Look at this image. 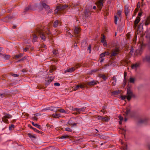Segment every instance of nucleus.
Listing matches in <instances>:
<instances>
[{"label":"nucleus","instance_id":"obj_1","mask_svg":"<svg viewBox=\"0 0 150 150\" xmlns=\"http://www.w3.org/2000/svg\"><path fill=\"white\" fill-rule=\"evenodd\" d=\"M33 42H35L37 41L38 38V35H40L42 40H45L46 39V36L43 32V31L41 29L38 28L35 30L34 33L33 34Z\"/></svg>","mask_w":150,"mask_h":150},{"label":"nucleus","instance_id":"obj_2","mask_svg":"<svg viewBox=\"0 0 150 150\" xmlns=\"http://www.w3.org/2000/svg\"><path fill=\"white\" fill-rule=\"evenodd\" d=\"M150 24V16L147 18L145 21H144L142 23H140L139 25L137 26V30H141L143 29V25L144 24L146 26Z\"/></svg>","mask_w":150,"mask_h":150},{"label":"nucleus","instance_id":"obj_3","mask_svg":"<svg viewBox=\"0 0 150 150\" xmlns=\"http://www.w3.org/2000/svg\"><path fill=\"white\" fill-rule=\"evenodd\" d=\"M68 6L66 5H62L60 4L57 6V9L54 10L55 13H57L58 11L59 13H61L62 11L67 8Z\"/></svg>","mask_w":150,"mask_h":150},{"label":"nucleus","instance_id":"obj_4","mask_svg":"<svg viewBox=\"0 0 150 150\" xmlns=\"http://www.w3.org/2000/svg\"><path fill=\"white\" fill-rule=\"evenodd\" d=\"M145 40H146L147 43H146V46L149 50L150 51V34H148L145 36ZM145 43L144 41L142 42V45H144Z\"/></svg>","mask_w":150,"mask_h":150},{"label":"nucleus","instance_id":"obj_5","mask_svg":"<svg viewBox=\"0 0 150 150\" xmlns=\"http://www.w3.org/2000/svg\"><path fill=\"white\" fill-rule=\"evenodd\" d=\"M54 79V77L51 76H47L46 77L44 83L45 87H47L53 81Z\"/></svg>","mask_w":150,"mask_h":150},{"label":"nucleus","instance_id":"obj_6","mask_svg":"<svg viewBox=\"0 0 150 150\" xmlns=\"http://www.w3.org/2000/svg\"><path fill=\"white\" fill-rule=\"evenodd\" d=\"M133 92L131 90V88L130 86H128L127 89V99L128 101L130 100L132 98V95L133 94Z\"/></svg>","mask_w":150,"mask_h":150},{"label":"nucleus","instance_id":"obj_7","mask_svg":"<svg viewBox=\"0 0 150 150\" xmlns=\"http://www.w3.org/2000/svg\"><path fill=\"white\" fill-rule=\"evenodd\" d=\"M119 51L118 48L115 47V49H112L111 51V56H115L118 54Z\"/></svg>","mask_w":150,"mask_h":150},{"label":"nucleus","instance_id":"obj_8","mask_svg":"<svg viewBox=\"0 0 150 150\" xmlns=\"http://www.w3.org/2000/svg\"><path fill=\"white\" fill-rule=\"evenodd\" d=\"M80 65L79 64H77L76 65L75 67H72L69 68L68 69L66 70L65 71V72H72L74 71L76 69V68H78L79 67H80Z\"/></svg>","mask_w":150,"mask_h":150},{"label":"nucleus","instance_id":"obj_9","mask_svg":"<svg viewBox=\"0 0 150 150\" xmlns=\"http://www.w3.org/2000/svg\"><path fill=\"white\" fill-rule=\"evenodd\" d=\"M144 62L150 63V53L146 54L144 57L142 58Z\"/></svg>","mask_w":150,"mask_h":150},{"label":"nucleus","instance_id":"obj_10","mask_svg":"<svg viewBox=\"0 0 150 150\" xmlns=\"http://www.w3.org/2000/svg\"><path fill=\"white\" fill-rule=\"evenodd\" d=\"M110 54V53L108 51L105 52L100 54V57L101 59L100 61V62H102L103 61L104 59L102 58L103 57L106 55H109Z\"/></svg>","mask_w":150,"mask_h":150},{"label":"nucleus","instance_id":"obj_11","mask_svg":"<svg viewBox=\"0 0 150 150\" xmlns=\"http://www.w3.org/2000/svg\"><path fill=\"white\" fill-rule=\"evenodd\" d=\"M41 5L47 11H48L47 13H51V11L50 9V7L49 6L43 3H42L41 4Z\"/></svg>","mask_w":150,"mask_h":150},{"label":"nucleus","instance_id":"obj_12","mask_svg":"<svg viewBox=\"0 0 150 150\" xmlns=\"http://www.w3.org/2000/svg\"><path fill=\"white\" fill-rule=\"evenodd\" d=\"M140 18L139 16H137L136 18L134 23V29H135L137 27L138 23H139L140 21Z\"/></svg>","mask_w":150,"mask_h":150},{"label":"nucleus","instance_id":"obj_13","mask_svg":"<svg viewBox=\"0 0 150 150\" xmlns=\"http://www.w3.org/2000/svg\"><path fill=\"white\" fill-rule=\"evenodd\" d=\"M148 121V119L147 118H144L140 120L138 122V124H146Z\"/></svg>","mask_w":150,"mask_h":150},{"label":"nucleus","instance_id":"obj_14","mask_svg":"<svg viewBox=\"0 0 150 150\" xmlns=\"http://www.w3.org/2000/svg\"><path fill=\"white\" fill-rule=\"evenodd\" d=\"M97 118L98 120H105V122H108L110 119H109L107 117H102L100 116H98Z\"/></svg>","mask_w":150,"mask_h":150},{"label":"nucleus","instance_id":"obj_15","mask_svg":"<svg viewBox=\"0 0 150 150\" xmlns=\"http://www.w3.org/2000/svg\"><path fill=\"white\" fill-rule=\"evenodd\" d=\"M103 0H100L98 1L97 3L98 7L100 10H101L102 7L103 6Z\"/></svg>","mask_w":150,"mask_h":150},{"label":"nucleus","instance_id":"obj_16","mask_svg":"<svg viewBox=\"0 0 150 150\" xmlns=\"http://www.w3.org/2000/svg\"><path fill=\"white\" fill-rule=\"evenodd\" d=\"M97 81H92L90 82H88L87 84L89 86H93L97 84Z\"/></svg>","mask_w":150,"mask_h":150},{"label":"nucleus","instance_id":"obj_17","mask_svg":"<svg viewBox=\"0 0 150 150\" xmlns=\"http://www.w3.org/2000/svg\"><path fill=\"white\" fill-rule=\"evenodd\" d=\"M142 53V50L141 49L137 50L135 52V55H141Z\"/></svg>","mask_w":150,"mask_h":150},{"label":"nucleus","instance_id":"obj_18","mask_svg":"<svg viewBox=\"0 0 150 150\" xmlns=\"http://www.w3.org/2000/svg\"><path fill=\"white\" fill-rule=\"evenodd\" d=\"M130 10L129 9V7L128 6L126 5L125 7V12L126 15V16L127 17L128 15V14L129 13Z\"/></svg>","mask_w":150,"mask_h":150},{"label":"nucleus","instance_id":"obj_19","mask_svg":"<svg viewBox=\"0 0 150 150\" xmlns=\"http://www.w3.org/2000/svg\"><path fill=\"white\" fill-rule=\"evenodd\" d=\"M13 18V16H8L6 17L3 20V21L5 22L8 21L9 20H10Z\"/></svg>","mask_w":150,"mask_h":150},{"label":"nucleus","instance_id":"obj_20","mask_svg":"<svg viewBox=\"0 0 150 150\" xmlns=\"http://www.w3.org/2000/svg\"><path fill=\"white\" fill-rule=\"evenodd\" d=\"M3 114L4 115H5L4 116V118H10L12 117V116L11 115L7 114V113L4 112L3 113Z\"/></svg>","mask_w":150,"mask_h":150},{"label":"nucleus","instance_id":"obj_21","mask_svg":"<svg viewBox=\"0 0 150 150\" xmlns=\"http://www.w3.org/2000/svg\"><path fill=\"white\" fill-rule=\"evenodd\" d=\"M3 56V58L4 59H5V60H8L9 59L10 57V56L9 55H6L5 54H1Z\"/></svg>","mask_w":150,"mask_h":150},{"label":"nucleus","instance_id":"obj_22","mask_svg":"<svg viewBox=\"0 0 150 150\" xmlns=\"http://www.w3.org/2000/svg\"><path fill=\"white\" fill-rule=\"evenodd\" d=\"M80 31V29L79 28L76 27L74 30V33L75 34H77L79 33Z\"/></svg>","mask_w":150,"mask_h":150},{"label":"nucleus","instance_id":"obj_23","mask_svg":"<svg viewBox=\"0 0 150 150\" xmlns=\"http://www.w3.org/2000/svg\"><path fill=\"white\" fill-rule=\"evenodd\" d=\"M31 123L35 127H37V128H38V129H41V127L38 124H35L33 122H32Z\"/></svg>","mask_w":150,"mask_h":150},{"label":"nucleus","instance_id":"obj_24","mask_svg":"<svg viewBox=\"0 0 150 150\" xmlns=\"http://www.w3.org/2000/svg\"><path fill=\"white\" fill-rule=\"evenodd\" d=\"M58 23L59 22L58 20L55 21L53 23V27L54 28L57 27Z\"/></svg>","mask_w":150,"mask_h":150},{"label":"nucleus","instance_id":"obj_25","mask_svg":"<svg viewBox=\"0 0 150 150\" xmlns=\"http://www.w3.org/2000/svg\"><path fill=\"white\" fill-rule=\"evenodd\" d=\"M28 137L31 139H32L34 138V139H36V137L35 136L32 135L30 133H28L27 134Z\"/></svg>","mask_w":150,"mask_h":150},{"label":"nucleus","instance_id":"obj_26","mask_svg":"<svg viewBox=\"0 0 150 150\" xmlns=\"http://www.w3.org/2000/svg\"><path fill=\"white\" fill-rule=\"evenodd\" d=\"M120 93V92L119 90L116 91H113L112 92V93L113 95H117L118 94Z\"/></svg>","mask_w":150,"mask_h":150},{"label":"nucleus","instance_id":"obj_27","mask_svg":"<svg viewBox=\"0 0 150 150\" xmlns=\"http://www.w3.org/2000/svg\"><path fill=\"white\" fill-rule=\"evenodd\" d=\"M101 42H102L103 44V45L104 46H106L107 45V42L106 41V40H101Z\"/></svg>","mask_w":150,"mask_h":150},{"label":"nucleus","instance_id":"obj_28","mask_svg":"<svg viewBox=\"0 0 150 150\" xmlns=\"http://www.w3.org/2000/svg\"><path fill=\"white\" fill-rule=\"evenodd\" d=\"M74 123V121L72 119H70L68 122L67 124L70 125H72Z\"/></svg>","mask_w":150,"mask_h":150},{"label":"nucleus","instance_id":"obj_29","mask_svg":"<svg viewBox=\"0 0 150 150\" xmlns=\"http://www.w3.org/2000/svg\"><path fill=\"white\" fill-rule=\"evenodd\" d=\"M60 114H54L52 115V116L54 117L59 118L60 117Z\"/></svg>","mask_w":150,"mask_h":150},{"label":"nucleus","instance_id":"obj_30","mask_svg":"<svg viewBox=\"0 0 150 150\" xmlns=\"http://www.w3.org/2000/svg\"><path fill=\"white\" fill-rule=\"evenodd\" d=\"M51 70H50V73H52L53 70H55L56 69V67L55 66H53L51 67Z\"/></svg>","mask_w":150,"mask_h":150},{"label":"nucleus","instance_id":"obj_31","mask_svg":"<svg viewBox=\"0 0 150 150\" xmlns=\"http://www.w3.org/2000/svg\"><path fill=\"white\" fill-rule=\"evenodd\" d=\"M139 66V64H133L132 65V69H135Z\"/></svg>","mask_w":150,"mask_h":150},{"label":"nucleus","instance_id":"obj_32","mask_svg":"<svg viewBox=\"0 0 150 150\" xmlns=\"http://www.w3.org/2000/svg\"><path fill=\"white\" fill-rule=\"evenodd\" d=\"M23 54L20 53L18 55H16L14 56L15 58H19L23 56Z\"/></svg>","mask_w":150,"mask_h":150},{"label":"nucleus","instance_id":"obj_33","mask_svg":"<svg viewBox=\"0 0 150 150\" xmlns=\"http://www.w3.org/2000/svg\"><path fill=\"white\" fill-rule=\"evenodd\" d=\"M100 78H102L103 79L104 81L106 80L108 77L106 76H99Z\"/></svg>","mask_w":150,"mask_h":150},{"label":"nucleus","instance_id":"obj_34","mask_svg":"<svg viewBox=\"0 0 150 150\" xmlns=\"http://www.w3.org/2000/svg\"><path fill=\"white\" fill-rule=\"evenodd\" d=\"M30 10H31V7L30 6H28L27 7L25 8V11L27 12Z\"/></svg>","mask_w":150,"mask_h":150},{"label":"nucleus","instance_id":"obj_35","mask_svg":"<svg viewBox=\"0 0 150 150\" xmlns=\"http://www.w3.org/2000/svg\"><path fill=\"white\" fill-rule=\"evenodd\" d=\"M7 118H4V116L2 118V120L3 122L5 123H7L8 121V120L7 119Z\"/></svg>","mask_w":150,"mask_h":150},{"label":"nucleus","instance_id":"obj_36","mask_svg":"<svg viewBox=\"0 0 150 150\" xmlns=\"http://www.w3.org/2000/svg\"><path fill=\"white\" fill-rule=\"evenodd\" d=\"M129 62L127 60H125L123 62V64L126 66L129 63Z\"/></svg>","mask_w":150,"mask_h":150},{"label":"nucleus","instance_id":"obj_37","mask_svg":"<svg viewBox=\"0 0 150 150\" xmlns=\"http://www.w3.org/2000/svg\"><path fill=\"white\" fill-rule=\"evenodd\" d=\"M130 80L129 81L131 83H134V78H132V77H130Z\"/></svg>","mask_w":150,"mask_h":150},{"label":"nucleus","instance_id":"obj_38","mask_svg":"<svg viewBox=\"0 0 150 150\" xmlns=\"http://www.w3.org/2000/svg\"><path fill=\"white\" fill-rule=\"evenodd\" d=\"M69 138V136L67 135H64L62 136L60 138V139H66L68 138Z\"/></svg>","mask_w":150,"mask_h":150},{"label":"nucleus","instance_id":"obj_39","mask_svg":"<svg viewBox=\"0 0 150 150\" xmlns=\"http://www.w3.org/2000/svg\"><path fill=\"white\" fill-rule=\"evenodd\" d=\"M127 110L126 112H125V113L126 115H128L130 114V110L129 109H128L127 108H126Z\"/></svg>","mask_w":150,"mask_h":150},{"label":"nucleus","instance_id":"obj_40","mask_svg":"<svg viewBox=\"0 0 150 150\" xmlns=\"http://www.w3.org/2000/svg\"><path fill=\"white\" fill-rule=\"evenodd\" d=\"M7 96V95L6 93H3V94H1L0 93V96L1 98H3L4 97H6Z\"/></svg>","mask_w":150,"mask_h":150},{"label":"nucleus","instance_id":"obj_41","mask_svg":"<svg viewBox=\"0 0 150 150\" xmlns=\"http://www.w3.org/2000/svg\"><path fill=\"white\" fill-rule=\"evenodd\" d=\"M53 53L54 54L57 55V54L58 53V51L57 50L55 49L53 51Z\"/></svg>","mask_w":150,"mask_h":150},{"label":"nucleus","instance_id":"obj_42","mask_svg":"<svg viewBox=\"0 0 150 150\" xmlns=\"http://www.w3.org/2000/svg\"><path fill=\"white\" fill-rule=\"evenodd\" d=\"M118 17L117 16H115V24H117V23Z\"/></svg>","mask_w":150,"mask_h":150},{"label":"nucleus","instance_id":"obj_43","mask_svg":"<svg viewBox=\"0 0 150 150\" xmlns=\"http://www.w3.org/2000/svg\"><path fill=\"white\" fill-rule=\"evenodd\" d=\"M73 110L74 111H76L79 114V108H74L73 109Z\"/></svg>","mask_w":150,"mask_h":150},{"label":"nucleus","instance_id":"obj_44","mask_svg":"<svg viewBox=\"0 0 150 150\" xmlns=\"http://www.w3.org/2000/svg\"><path fill=\"white\" fill-rule=\"evenodd\" d=\"M65 130H66L67 131L69 132H71L72 131V130L71 129H70L69 128V127H67V128H66L65 129Z\"/></svg>","mask_w":150,"mask_h":150},{"label":"nucleus","instance_id":"obj_45","mask_svg":"<svg viewBox=\"0 0 150 150\" xmlns=\"http://www.w3.org/2000/svg\"><path fill=\"white\" fill-rule=\"evenodd\" d=\"M14 125H13V124H12L11 125L9 126V130H12V128H14Z\"/></svg>","mask_w":150,"mask_h":150},{"label":"nucleus","instance_id":"obj_46","mask_svg":"<svg viewBox=\"0 0 150 150\" xmlns=\"http://www.w3.org/2000/svg\"><path fill=\"white\" fill-rule=\"evenodd\" d=\"M134 49L132 47H131V50L129 52V54L132 55V53L133 52Z\"/></svg>","mask_w":150,"mask_h":150},{"label":"nucleus","instance_id":"obj_47","mask_svg":"<svg viewBox=\"0 0 150 150\" xmlns=\"http://www.w3.org/2000/svg\"><path fill=\"white\" fill-rule=\"evenodd\" d=\"M48 150H55L53 146H50L48 147Z\"/></svg>","mask_w":150,"mask_h":150},{"label":"nucleus","instance_id":"obj_48","mask_svg":"<svg viewBox=\"0 0 150 150\" xmlns=\"http://www.w3.org/2000/svg\"><path fill=\"white\" fill-rule=\"evenodd\" d=\"M89 13V11H88H88L87 10H85V12H84V13H85V16H88V13Z\"/></svg>","mask_w":150,"mask_h":150},{"label":"nucleus","instance_id":"obj_49","mask_svg":"<svg viewBox=\"0 0 150 150\" xmlns=\"http://www.w3.org/2000/svg\"><path fill=\"white\" fill-rule=\"evenodd\" d=\"M121 129L123 131V132L122 133V134H123L124 135V136H125V132L126 131V130L125 129Z\"/></svg>","mask_w":150,"mask_h":150},{"label":"nucleus","instance_id":"obj_50","mask_svg":"<svg viewBox=\"0 0 150 150\" xmlns=\"http://www.w3.org/2000/svg\"><path fill=\"white\" fill-rule=\"evenodd\" d=\"M122 12V11L120 10H119L117 11V13L118 14V15H119V17H120Z\"/></svg>","mask_w":150,"mask_h":150},{"label":"nucleus","instance_id":"obj_51","mask_svg":"<svg viewBox=\"0 0 150 150\" xmlns=\"http://www.w3.org/2000/svg\"><path fill=\"white\" fill-rule=\"evenodd\" d=\"M91 45H89V46L88 47V49H87L88 50H89V53H91Z\"/></svg>","mask_w":150,"mask_h":150},{"label":"nucleus","instance_id":"obj_52","mask_svg":"<svg viewBox=\"0 0 150 150\" xmlns=\"http://www.w3.org/2000/svg\"><path fill=\"white\" fill-rule=\"evenodd\" d=\"M79 88V85H77L74 88V90L75 91L78 89Z\"/></svg>","mask_w":150,"mask_h":150},{"label":"nucleus","instance_id":"obj_53","mask_svg":"<svg viewBox=\"0 0 150 150\" xmlns=\"http://www.w3.org/2000/svg\"><path fill=\"white\" fill-rule=\"evenodd\" d=\"M85 108H79V113H80V111H83L85 109Z\"/></svg>","mask_w":150,"mask_h":150},{"label":"nucleus","instance_id":"obj_54","mask_svg":"<svg viewBox=\"0 0 150 150\" xmlns=\"http://www.w3.org/2000/svg\"><path fill=\"white\" fill-rule=\"evenodd\" d=\"M120 98H121V99L124 100L126 98H127V96H120Z\"/></svg>","mask_w":150,"mask_h":150},{"label":"nucleus","instance_id":"obj_55","mask_svg":"<svg viewBox=\"0 0 150 150\" xmlns=\"http://www.w3.org/2000/svg\"><path fill=\"white\" fill-rule=\"evenodd\" d=\"M59 110L61 112L66 113L65 110L63 109H61Z\"/></svg>","mask_w":150,"mask_h":150},{"label":"nucleus","instance_id":"obj_56","mask_svg":"<svg viewBox=\"0 0 150 150\" xmlns=\"http://www.w3.org/2000/svg\"><path fill=\"white\" fill-rule=\"evenodd\" d=\"M118 117L120 119V121H122L123 120V117L121 115L119 116Z\"/></svg>","mask_w":150,"mask_h":150},{"label":"nucleus","instance_id":"obj_57","mask_svg":"<svg viewBox=\"0 0 150 150\" xmlns=\"http://www.w3.org/2000/svg\"><path fill=\"white\" fill-rule=\"evenodd\" d=\"M33 130L35 132H37L38 133L40 132V131L37 129L36 128H34L33 129Z\"/></svg>","mask_w":150,"mask_h":150},{"label":"nucleus","instance_id":"obj_58","mask_svg":"<svg viewBox=\"0 0 150 150\" xmlns=\"http://www.w3.org/2000/svg\"><path fill=\"white\" fill-rule=\"evenodd\" d=\"M147 146L149 150H150V143H148L147 144Z\"/></svg>","mask_w":150,"mask_h":150},{"label":"nucleus","instance_id":"obj_59","mask_svg":"<svg viewBox=\"0 0 150 150\" xmlns=\"http://www.w3.org/2000/svg\"><path fill=\"white\" fill-rule=\"evenodd\" d=\"M54 86H59L60 85V84L58 83H54Z\"/></svg>","mask_w":150,"mask_h":150},{"label":"nucleus","instance_id":"obj_60","mask_svg":"<svg viewBox=\"0 0 150 150\" xmlns=\"http://www.w3.org/2000/svg\"><path fill=\"white\" fill-rule=\"evenodd\" d=\"M140 2H138L137 4V8H140Z\"/></svg>","mask_w":150,"mask_h":150},{"label":"nucleus","instance_id":"obj_61","mask_svg":"<svg viewBox=\"0 0 150 150\" xmlns=\"http://www.w3.org/2000/svg\"><path fill=\"white\" fill-rule=\"evenodd\" d=\"M102 39L101 40H106L105 39V36L103 34H102Z\"/></svg>","mask_w":150,"mask_h":150},{"label":"nucleus","instance_id":"obj_62","mask_svg":"<svg viewBox=\"0 0 150 150\" xmlns=\"http://www.w3.org/2000/svg\"><path fill=\"white\" fill-rule=\"evenodd\" d=\"M140 12L138 13V15L139 16H141L143 13V12L141 11V9L140 10Z\"/></svg>","mask_w":150,"mask_h":150},{"label":"nucleus","instance_id":"obj_63","mask_svg":"<svg viewBox=\"0 0 150 150\" xmlns=\"http://www.w3.org/2000/svg\"><path fill=\"white\" fill-rule=\"evenodd\" d=\"M79 4V3H76L75 4H74L73 6L75 7L76 6H78Z\"/></svg>","mask_w":150,"mask_h":150},{"label":"nucleus","instance_id":"obj_64","mask_svg":"<svg viewBox=\"0 0 150 150\" xmlns=\"http://www.w3.org/2000/svg\"><path fill=\"white\" fill-rule=\"evenodd\" d=\"M47 127H48L49 128H51L52 127V125H49L48 124H47L46 125Z\"/></svg>","mask_w":150,"mask_h":150}]
</instances>
